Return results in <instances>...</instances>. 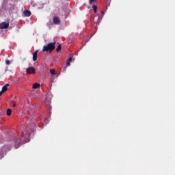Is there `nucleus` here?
<instances>
[{"label": "nucleus", "mask_w": 175, "mask_h": 175, "mask_svg": "<svg viewBox=\"0 0 175 175\" xmlns=\"http://www.w3.org/2000/svg\"><path fill=\"white\" fill-rule=\"evenodd\" d=\"M26 125L25 130L23 131L22 139L16 138L14 140L15 148H18V147L21 146V140H23L25 143H28V142H29V135H31V131H33L35 126H36V124H35L34 122H29V121L26 122Z\"/></svg>", "instance_id": "nucleus-1"}, {"label": "nucleus", "mask_w": 175, "mask_h": 175, "mask_svg": "<svg viewBox=\"0 0 175 175\" xmlns=\"http://www.w3.org/2000/svg\"><path fill=\"white\" fill-rule=\"evenodd\" d=\"M55 42H50L47 44V46H44L42 49V51H46L49 53H51L53 50L55 49Z\"/></svg>", "instance_id": "nucleus-2"}, {"label": "nucleus", "mask_w": 175, "mask_h": 175, "mask_svg": "<svg viewBox=\"0 0 175 175\" xmlns=\"http://www.w3.org/2000/svg\"><path fill=\"white\" fill-rule=\"evenodd\" d=\"M26 73L27 75H35L36 73V69L34 67H29L26 69Z\"/></svg>", "instance_id": "nucleus-3"}, {"label": "nucleus", "mask_w": 175, "mask_h": 175, "mask_svg": "<svg viewBox=\"0 0 175 175\" xmlns=\"http://www.w3.org/2000/svg\"><path fill=\"white\" fill-rule=\"evenodd\" d=\"M0 28L1 29H6V28H9V22H2L0 25Z\"/></svg>", "instance_id": "nucleus-4"}, {"label": "nucleus", "mask_w": 175, "mask_h": 175, "mask_svg": "<svg viewBox=\"0 0 175 175\" xmlns=\"http://www.w3.org/2000/svg\"><path fill=\"white\" fill-rule=\"evenodd\" d=\"M12 146H4L1 150H0V154H3V152H6L7 151H10V148Z\"/></svg>", "instance_id": "nucleus-5"}, {"label": "nucleus", "mask_w": 175, "mask_h": 175, "mask_svg": "<svg viewBox=\"0 0 175 175\" xmlns=\"http://www.w3.org/2000/svg\"><path fill=\"white\" fill-rule=\"evenodd\" d=\"M53 23L55 24V25H59V24H61V20L59 17L55 16L53 18Z\"/></svg>", "instance_id": "nucleus-6"}, {"label": "nucleus", "mask_w": 175, "mask_h": 175, "mask_svg": "<svg viewBox=\"0 0 175 175\" xmlns=\"http://www.w3.org/2000/svg\"><path fill=\"white\" fill-rule=\"evenodd\" d=\"M8 87H9V83H7L4 86H3L1 91H0V93L2 94H3V92H6V91H8Z\"/></svg>", "instance_id": "nucleus-7"}, {"label": "nucleus", "mask_w": 175, "mask_h": 175, "mask_svg": "<svg viewBox=\"0 0 175 175\" xmlns=\"http://www.w3.org/2000/svg\"><path fill=\"white\" fill-rule=\"evenodd\" d=\"M51 98H53V95H51V94L50 93H48L46 95V100L49 103L51 102Z\"/></svg>", "instance_id": "nucleus-8"}, {"label": "nucleus", "mask_w": 175, "mask_h": 175, "mask_svg": "<svg viewBox=\"0 0 175 175\" xmlns=\"http://www.w3.org/2000/svg\"><path fill=\"white\" fill-rule=\"evenodd\" d=\"M23 14L25 17H29L31 16V11L26 10L23 12Z\"/></svg>", "instance_id": "nucleus-9"}, {"label": "nucleus", "mask_w": 175, "mask_h": 175, "mask_svg": "<svg viewBox=\"0 0 175 175\" xmlns=\"http://www.w3.org/2000/svg\"><path fill=\"white\" fill-rule=\"evenodd\" d=\"M38 51H36L33 53V61H34V62L38 60Z\"/></svg>", "instance_id": "nucleus-10"}, {"label": "nucleus", "mask_w": 175, "mask_h": 175, "mask_svg": "<svg viewBox=\"0 0 175 175\" xmlns=\"http://www.w3.org/2000/svg\"><path fill=\"white\" fill-rule=\"evenodd\" d=\"M39 87H40V84L36 83L33 85V90H38V88H39Z\"/></svg>", "instance_id": "nucleus-11"}, {"label": "nucleus", "mask_w": 175, "mask_h": 175, "mask_svg": "<svg viewBox=\"0 0 175 175\" xmlns=\"http://www.w3.org/2000/svg\"><path fill=\"white\" fill-rule=\"evenodd\" d=\"M70 62H72V57H70L66 62V66H70Z\"/></svg>", "instance_id": "nucleus-12"}, {"label": "nucleus", "mask_w": 175, "mask_h": 175, "mask_svg": "<svg viewBox=\"0 0 175 175\" xmlns=\"http://www.w3.org/2000/svg\"><path fill=\"white\" fill-rule=\"evenodd\" d=\"M7 116H12V109H7Z\"/></svg>", "instance_id": "nucleus-13"}, {"label": "nucleus", "mask_w": 175, "mask_h": 175, "mask_svg": "<svg viewBox=\"0 0 175 175\" xmlns=\"http://www.w3.org/2000/svg\"><path fill=\"white\" fill-rule=\"evenodd\" d=\"M56 51H57V53H58L59 51H61V45H60V44L57 46V49H56Z\"/></svg>", "instance_id": "nucleus-14"}, {"label": "nucleus", "mask_w": 175, "mask_h": 175, "mask_svg": "<svg viewBox=\"0 0 175 175\" xmlns=\"http://www.w3.org/2000/svg\"><path fill=\"white\" fill-rule=\"evenodd\" d=\"M50 73H51V75H55V69L51 70Z\"/></svg>", "instance_id": "nucleus-15"}, {"label": "nucleus", "mask_w": 175, "mask_h": 175, "mask_svg": "<svg viewBox=\"0 0 175 175\" xmlns=\"http://www.w3.org/2000/svg\"><path fill=\"white\" fill-rule=\"evenodd\" d=\"M93 9H94V13H96V10H97V9H98V8L96 7V5H94V6H93Z\"/></svg>", "instance_id": "nucleus-16"}, {"label": "nucleus", "mask_w": 175, "mask_h": 175, "mask_svg": "<svg viewBox=\"0 0 175 175\" xmlns=\"http://www.w3.org/2000/svg\"><path fill=\"white\" fill-rule=\"evenodd\" d=\"M93 2H95V0H90L89 1L90 5H92Z\"/></svg>", "instance_id": "nucleus-17"}, {"label": "nucleus", "mask_w": 175, "mask_h": 175, "mask_svg": "<svg viewBox=\"0 0 175 175\" xmlns=\"http://www.w3.org/2000/svg\"><path fill=\"white\" fill-rule=\"evenodd\" d=\"M5 64H6V65H9L10 64V61L6 60Z\"/></svg>", "instance_id": "nucleus-18"}, {"label": "nucleus", "mask_w": 175, "mask_h": 175, "mask_svg": "<svg viewBox=\"0 0 175 175\" xmlns=\"http://www.w3.org/2000/svg\"><path fill=\"white\" fill-rule=\"evenodd\" d=\"M12 103H13L12 105L13 107H16V103L14 102H13Z\"/></svg>", "instance_id": "nucleus-19"}, {"label": "nucleus", "mask_w": 175, "mask_h": 175, "mask_svg": "<svg viewBox=\"0 0 175 175\" xmlns=\"http://www.w3.org/2000/svg\"><path fill=\"white\" fill-rule=\"evenodd\" d=\"M2 94L0 93V96H1Z\"/></svg>", "instance_id": "nucleus-20"}]
</instances>
